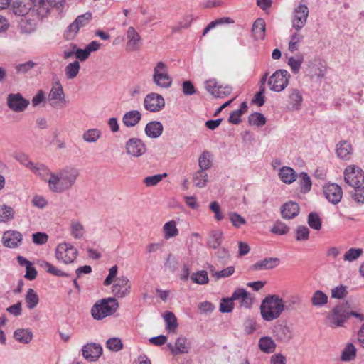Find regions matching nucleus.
I'll return each mask as SVG.
<instances>
[{
    "label": "nucleus",
    "instance_id": "nucleus-1",
    "mask_svg": "<svg viewBox=\"0 0 364 364\" xmlns=\"http://www.w3.org/2000/svg\"><path fill=\"white\" fill-rule=\"evenodd\" d=\"M80 175L79 170L73 166H65L50 173L48 180L49 190L55 193H62L70 190Z\"/></svg>",
    "mask_w": 364,
    "mask_h": 364
},
{
    "label": "nucleus",
    "instance_id": "nucleus-2",
    "mask_svg": "<svg viewBox=\"0 0 364 364\" xmlns=\"http://www.w3.org/2000/svg\"><path fill=\"white\" fill-rule=\"evenodd\" d=\"M349 308L348 302L336 305L326 318L327 324L332 328L342 326L350 316L358 318L360 321L364 319L363 314L350 311Z\"/></svg>",
    "mask_w": 364,
    "mask_h": 364
},
{
    "label": "nucleus",
    "instance_id": "nucleus-3",
    "mask_svg": "<svg viewBox=\"0 0 364 364\" xmlns=\"http://www.w3.org/2000/svg\"><path fill=\"white\" fill-rule=\"evenodd\" d=\"M284 310H285L284 301L277 295H268L260 306L262 317L267 321L279 318Z\"/></svg>",
    "mask_w": 364,
    "mask_h": 364
},
{
    "label": "nucleus",
    "instance_id": "nucleus-4",
    "mask_svg": "<svg viewBox=\"0 0 364 364\" xmlns=\"http://www.w3.org/2000/svg\"><path fill=\"white\" fill-rule=\"evenodd\" d=\"M118 303L114 298L102 299L96 301L91 309V314L96 320H101L114 313Z\"/></svg>",
    "mask_w": 364,
    "mask_h": 364
},
{
    "label": "nucleus",
    "instance_id": "nucleus-5",
    "mask_svg": "<svg viewBox=\"0 0 364 364\" xmlns=\"http://www.w3.org/2000/svg\"><path fill=\"white\" fill-rule=\"evenodd\" d=\"M289 77L290 74L288 71L278 70L269 77L267 84L272 91L279 92L287 87Z\"/></svg>",
    "mask_w": 364,
    "mask_h": 364
},
{
    "label": "nucleus",
    "instance_id": "nucleus-6",
    "mask_svg": "<svg viewBox=\"0 0 364 364\" xmlns=\"http://www.w3.org/2000/svg\"><path fill=\"white\" fill-rule=\"evenodd\" d=\"M78 255V251L69 243H60L55 249L56 259L64 264L73 263Z\"/></svg>",
    "mask_w": 364,
    "mask_h": 364
},
{
    "label": "nucleus",
    "instance_id": "nucleus-7",
    "mask_svg": "<svg viewBox=\"0 0 364 364\" xmlns=\"http://www.w3.org/2000/svg\"><path fill=\"white\" fill-rule=\"evenodd\" d=\"M33 11L37 15L43 18L50 11L51 7L59 8L62 6L64 0H31Z\"/></svg>",
    "mask_w": 364,
    "mask_h": 364
},
{
    "label": "nucleus",
    "instance_id": "nucleus-8",
    "mask_svg": "<svg viewBox=\"0 0 364 364\" xmlns=\"http://www.w3.org/2000/svg\"><path fill=\"white\" fill-rule=\"evenodd\" d=\"M344 180L350 186L355 188L364 182V173L358 166H348L344 171Z\"/></svg>",
    "mask_w": 364,
    "mask_h": 364
},
{
    "label": "nucleus",
    "instance_id": "nucleus-9",
    "mask_svg": "<svg viewBox=\"0 0 364 364\" xmlns=\"http://www.w3.org/2000/svg\"><path fill=\"white\" fill-rule=\"evenodd\" d=\"M309 16V9L306 5L299 4L293 11L292 27L296 31L301 30L306 24Z\"/></svg>",
    "mask_w": 364,
    "mask_h": 364
},
{
    "label": "nucleus",
    "instance_id": "nucleus-10",
    "mask_svg": "<svg viewBox=\"0 0 364 364\" xmlns=\"http://www.w3.org/2000/svg\"><path fill=\"white\" fill-rule=\"evenodd\" d=\"M9 107L16 112L23 111L29 105V101L23 97L20 93L10 94L7 98Z\"/></svg>",
    "mask_w": 364,
    "mask_h": 364
},
{
    "label": "nucleus",
    "instance_id": "nucleus-11",
    "mask_svg": "<svg viewBox=\"0 0 364 364\" xmlns=\"http://www.w3.org/2000/svg\"><path fill=\"white\" fill-rule=\"evenodd\" d=\"M48 100L53 107H56L59 102L66 103L64 91L60 82H55L52 87L48 96Z\"/></svg>",
    "mask_w": 364,
    "mask_h": 364
},
{
    "label": "nucleus",
    "instance_id": "nucleus-12",
    "mask_svg": "<svg viewBox=\"0 0 364 364\" xmlns=\"http://www.w3.org/2000/svg\"><path fill=\"white\" fill-rule=\"evenodd\" d=\"M127 153L134 157L142 156L146 152V146L138 138H131L126 143Z\"/></svg>",
    "mask_w": 364,
    "mask_h": 364
},
{
    "label": "nucleus",
    "instance_id": "nucleus-13",
    "mask_svg": "<svg viewBox=\"0 0 364 364\" xmlns=\"http://www.w3.org/2000/svg\"><path fill=\"white\" fill-rule=\"evenodd\" d=\"M323 193L326 199L333 204L338 203L342 198V189L336 183H330L323 187Z\"/></svg>",
    "mask_w": 364,
    "mask_h": 364
},
{
    "label": "nucleus",
    "instance_id": "nucleus-14",
    "mask_svg": "<svg viewBox=\"0 0 364 364\" xmlns=\"http://www.w3.org/2000/svg\"><path fill=\"white\" fill-rule=\"evenodd\" d=\"M102 353V348L100 344L95 343L85 345L82 349L83 357L89 361L97 360Z\"/></svg>",
    "mask_w": 364,
    "mask_h": 364
},
{
    "label": "nucleus",
    "instance_id": "nucleus-15",
    "mask_svg": "<svg viewBox=\"0 0 364 364\" xmlns=\"http://www.w3.org/2000/svg\"><path fill=\"white\" fill-rule=\"evenodd\" d=\"M129 279L127 277L122 276L116 279L115 284L112 287V292L116 296L122 298L129 293Z\"/></svg>",
    "mask_w": 364,
    "mask_h": 364
},
{
    "label": "nucleus",
    "instance_id": "nucleus-16",
    "mask_svg": "<svg viewBox=\"0 0 364 364\" xmlns=\"http://www.w3.org/2000/svg\"><path fill=\"white\" fill-rule=\"evenodd\" d=\"M282 217L286 220L293 219L296 217L300 212V208L297 203L289 201L281 206L280 208Z\"/></svg>",
    "mask_w": 364,
    "mask_h": 364
},
{
    "label": "nucleus",
    "instance_id": "nucleus-17",
    "mask_svg": "<svg viewBox=\"0 0 364 364\" xmlns=\"http://www.w3.org/2000/svg\"><path fill=\"white\" fill-rule=\"evenodd\" d=\"M2 240L5 247L15 248L21 244L22 235L17 231H7L4 233Z\"/></svg>",
    "mask_w": 364,
    "mask_h": 364
},
{
    "label": "nucleus",
    "instance_id": "nucleus-18",
    "mask_svg": "<svg viewBox=\"0 0 364 364\" xmlns=\"http://www.w3.org/2000/svg\"><path fill=\"white\" fill-rule=\"evenodd\" d=\"M280 263V260L277 257H265L262 260H259L250 267L252 270H269L277 267Z\"/></svg>",
    "mask_w": 364,
    "mask_h": 364
},
{
    "label": "nucleus",
    "instance_id": "nucleus-19",
    "mask_svg": "<svg viewBox=\"0 0 364 364\" xmlns=\"http://www.w3.org/2000/svg\"><path fill=\"white\" fill-rule=\"evenodd\" d=\"M274 333L277 341L279 342H288L292 337V332L287 324L276 325Z\"/></svg>",
    "mask_w": 364,
    "mask_h": 364
},
{
    "label": "nucleus",
    "instance_id": "nucleus-20",
    "mask_svg": "<svg viewBox=\"0 0 364 364\" xmlns=\"http://www.w3.org/2000/svg\"><path fill=\"white\" fill-rule=\"evenodd\" d=\"M128 42L127 43V50H136L141 43V37L133 27H129L127 32Z\"/></svg>",
    "mask_w": 364,
    "mask_h": 364
},
{
    "label": "nucleus",
    "instance_id": "nucleus-21",
    "mask_svg": "<svg viewBox=\"0 0 364 364\" xmlns=\"http://www.w3.org/2000/svg\"><path fill=\"white\" fill-rule=\"evenodd\" d=\"M167 347L173 355L187 353L190 348L189 343L185 337L178 338L175 342L174 346L171 343H168Z\"/></svg>",
    "mask_w": 364,
    "mask_h": 364
},
{
    "label": "nucleus",
    "instance_id": "nucleus-22",
    "mask_svg": "<svg viewBox=\"0 0 364 364\" xmlns=\"http://www.w3.org/2000/svg\"><path fill=\"white\" fill-rule=\"evenodd\" d=\"M288 92V102L291 109L293 110L300 109L303 101L301 92L296 88H291Z\"/></svg>",
    "mask_w": 364,
    "mask_h": 364
},
{
    "label": "nucleus",
    "instance_id": "nucleus-23",
    "mask_svg": "<svg viewBox=\"0 0 364 364\" xmlns=\"http://www.w3.org/2000/svg\"><path fill=\"white\" fill-rule=\"evenodd\" d=\"M144 105L145 109L149 112L159 111V94L155 92L148 94L144 98Z\"/></svg>",
    "mask_w": 364,
    "mask_h": 364
},
{
    "label": "nucleus",
    "instance_id": "nucleus-24",
    "mask_svg": "<svg viewBox=\"0 0 364 364\" xmlns=\"http://www.w3.org/2000/svg\"><path fill=\"white\" fill-rule=\"evenodd\" d=\"M266 23L263 18H258L252 27V36L255 40H263L265 36Z\"/></svg>",
    "mask_w": 364,
    "mask_h": 364
},
{
    "label": "nucleus",
    "instance_id": "nucleus-25",
    "mask_svg": "<svg viewBox=\"0 0 364 364\" xmlns=\"http://www.w3.org/2000/svg\"><path fill=\"white\" fill-rule=\"evenodd\" d=\"M166 331L170 333H176L178 323L173 313L165 311L163 314Z\"/></svg>",
    "mask_w": 364,
    "mask_h": 364
},
{
    "label": "nucleus",
    "instance_id": "nucleus-26",
    "mask_svg": "<svg viewBox=\"0 0 364 364\" xmlns=\"http://www.w3.org/2000/svg\"><path fill=\"white\" fill-rule=\"evenodd\" d=\"M353 148L350 142L342 141L337 144L336 154L341 159H349L351 156Z\"/></svg>",
    "mask_w": 364,
    "mask_h": 364
},
{
    "label": "nucleus",
    "instance_id": "nucleus-27",
    "mask_svg": "<svg viewBox=\"0 0 364 364\" xmlns=\"http://www.w3.org/2000/svg\"><path fill=\"white\" fill-rule=\"evenodd\" d=\"M141 118V114L138 110H132L126 112L122 118L124 124L127 127L136 125Z\"/></svg>",
    "mask_w": 364,
    "mask_h": 364
},
{
    "label": "nucleus",
    "instance_id": "nucleus-28",
    "mask_svg": "<svg viewBox=\"0 0 364 364\" xmlns=\"http://www.w3.org/2000/svg\"><path fill=\"white\" fill-rule=\"evenodd\" d=\"M32 331L28 328H18L14 332V338L19 343H29L33 339Z\"/></svg>",
    "mask_w": 364,
    "mask_h": 364
},
{
    "label": "nucleus",
    "instance_id": "nucleus-29",
    "mask_svg": "<svg viewBox=\"0 0 364 364\" xmlns=\"http://www.w3.org/2000/svg\"><path fill=\"white\" fill-rule=\"evenodd\" d=\"M279 176L282 180L285 183H291L296 181L297 174L295 171L288 166H284L279 169Z\"/></svg>",
    "mask_w": 364,
    "mask_h": 364
},
{
    "label": "nucleus",
    "instance_id": "nucleus-30",
    "mask_svg": "<svg viewBox=\"0 0 364 364\" xmlns=\"http://www.w3.org/2000/svg\"><path fill=\"white\" fill-rule=\"evenodd\" d=\"M223 232L220 230H213L210 232L207 244L214 250L218 249L223 242Z\"/></svg>",
    "mask_w": 364,
    "mask_h": 364
},
{
    "label": "nucleus",
    "instance_id": "nucleus-31",
    "mask_svg": "<svg viewBox=\"0 0 364 364\" xmlns=\"http://www.w3.org/2000/svg\"><path fill=\"white\" fill-rule=\"evenodd\" d=\"M38 265L41 268L46 269L48 273L57 277H69L70 274L56 268L50 263L45 260H39L37 262Z\"/></svg>",
    "mask_w": 364,
    "mask_h": 364
},
{
    "label": "nucleus",
    "instance_id": "nucleus-32",
    "mask_svg": "<svg viewBox=\"0 0 364 364\" xmlns=\"http://www.w3.org/2000/svg\"><path fill=\"white\" fill-rule=\"evenodd\" d=\"M259 347L262 351L267 353H271L275 350L276 344L272 338L264 336L259 339Z\"/></svg>",
    "mask_w": 364,
    "mask_h": 364
},
{
    "label": "nucleus",
    "instance_id": "nucleus-33",
    "mask_svg": "<svg viewBox=\"0 0 364 364\" xmlns=\"http://www.w3.org/2000/svg\"><path fill=\"white\" fill-rule=\"evenodd\" d=\"M311 304L314 306L321 307L327 304L328 296L321 290H316L311 299Z\"/></svg>",
    "mask_w": 364,
    "mask_h": 364
},
{
    "label": "nucleus",
    "instance_id": "nucleus-34",
    "mask_svg": "<svg viewBox=\"0 0 364 364\" xmlns=\"http://www.w3.org/2000/svg\"><path fill=\"white\" fill-rule=\"evenodd\" d=\"M198 165L200 170L205 171L212 166V154L210 151L205 150L202 152L198 159Z\"/></svg>",
    "mask_w": 364,
    "mask_h": 364
},
{
    "label": "nucleus",
    "instance_id": "nucleus-35",
    "mask_svg": "<svg viewBox=\"0 0 364 364\" xmlns=\"http://www.w3.org/2000/svg\"><path fill=\"white\" fill-rule=\"evenodd\" d=\"M164 238L168 240L178 235V230L174 220H171L164 225Z\"/></svg>",
    "mask_w": 364,
    "mask_h": 364
},
{
    "label": "nucleus",
    "instance_id": "nucleus-36",
    "mask_svg": "<svg viewBox=\"0 0 364 364\" xmlns=\"http://www.w3.org/2000/svg\"><path fill=\"white\" fill-rule=\"evenodd\" d=\"M299 188L300 191L302 193H307L310 191L312 186L311 180L309 175L306 172H301L299 175Z\"/></svg>",
    "mask_w": 364,
    "mask_h": 364
},
{
    "label": "nucleus",
    "instance_id": "nucleus-37",
    "mask_svg": "<svg viewBox=\"0 0 364 364\" xmlns=\"http://www.w3.org/2000/svg\"><path fill=\"white\" fill-rule=\"evenodd\" d=\"M80 68V65L77 60L70 63L65 68L66 78L68 80L74 79L78 75Z\"/></svg>",
    "mask_w": 364,
    "mask_h": 364
},
{
    "label": "nucleus",
    "instance_id": "nucleus-38",
    "mask_svg": "<svg viewBox=\"0 0 364 364\" xmlns=\"http://www.w3.org/2000/svg\"><path fill=\"white\" fill-rule=\"evenodd\" d=\"M208 181V174L205 171L199 169L197 171L193 177L194 185L198 188H203L206 186Z\"/></svg>",
    "mask_w": 364,
    "mask_h": 364
},
{
    "label": "nucleus",
    "instance_id": "nucleus-39",
    "mask_svg": "<svg viewBox=\"0 0 364 364\" xmlns=\"http://www.w3.org/2000/svg\"><path fill=\"white\" fill-rule=\"evenodd\" d=\"M27 307L29 309H34L39 302V297L33 289H28L25 296Z\"/></svg>",
    "mask_w": 364,
    "mask_h": 364
},
{
    "label": "nucleus",
    "instance_id": "nucleus-40",
    "mask_svg": "<svg viewBox=\"0 0 364 364\" xmlns=\"http://www.w3.org/2000/svg\"><path fill=\"white\" fill-rule=\"evenodd\" d=\"M145 133L150 138L159 136V122L152 121L149 122L145 127Z\"/></svg>",
    "mask_w": 364,
    "mask_h": 364
},
{
    "label": "nucleus",
    "instance_id": "nucleus-41",
    "mask_svg": "<svg viewBox=\"0 0 364 364\" xmlns=\"http://www.w3.org/2000/svg\"><path fill=\"white\" fill-rule=\"evenodd\" d=\"M307 223L309 227L316 230H320L322 226V221L316 212H311L307 218Z\"/></svg>",
    "mask_w": 364,
    "mask_h": 364
},
{
    "label": "nucleus",
    "instance_id": "nucleus-42",
    "mask_svg": "<svg viewBox=\"0 0 364 364\" xmlns=\"http://www.w3.org/2000/svg\"><path fill=\"white\" fill-rule=\"evenodd\" d=\"M101 131L97 129H90L84 132L83 139L88 143L96 142L101 136Z\"/></svg>",
    "mask_w": 364,
    "mask_h": 364
},
{
    "label": "nucleus",
    "instance_id": "nucleus-43",
    "mask_svg": "<svg viewBox=\"0 0 364 364\" xmlns=\"http://www.w3.org/2000/svg\"><path fill=\"white\" fill-rule=\"evenodd\" d=\"M356 355V349L353 343H348L343 349L341 354V360L343 361H350L355 358Z\"/></svg>",
    "mask_w": 364,
    "mask_h": 364
},
{
    "label": "nucleus",
    "instance_id": "nucleus-44",
    "mask_svg": "<svg viewBox=\"0 0 364 364\" xmlns=\"http://www.w3.org/2000/svg\"><path fill=\"white\" fill-rule=\"evenodd\" d=\"M14 212L11 207L6 205L0 206V222L6 223L14 218Z\"/></svg>",
    "mask_w": 364,
    "mask_h": 364
},
{
    "label": "nucleus",
    "instance_id": "nucleus-45",
    "mask_svg": "<svg viewBox=\"0 0 364 364\" xmlns=\"http://www.w3.org/2000/svg\"><path fill=\"white\" fill-rule=\"evenodd\" d=\"M172 84V78L167 73L166 66L161 62V87L168 88Z\"/></svg>",
    "mask_w": 364,
    "mask_h": 364
},
{
    "label": "nucleus",
    "instance_id": "nucleus-46",
    "mask_svg": "<svg viewBox=\"0 0 364 364\" xmlns=\"http://www.w3.org/2000/svg\"><path fill=\"white\" fill-rule=\"evenodd\" d=\"M191 279L193 282L198 284H205L209 282L208 272L205 270H200L192 274Z\"/></svg>",
    "mask_w": 364,
    "mask_h": 364
},
{
    "label": "nucleus",
    "instance_id": "nucleus-47",
    "mask_svg": "<svg viewBox=\"0 0 364 364\" xmlns=\"http://www.w3.org/2000/svg\"><path fill=\"white\" fill-rule=\"evenodd\" d=\"M248 122L250 125H255L259 127L265 124L266 118L262 113L254 112L249 116Z\"/></svg>",
    "mask_w": 364,
    "mask_h": 364
},
{
    "label": "nucleus",
    "instance_id": "nucleus-48",
    "mask_svg": "<svg viewBox=\"0 0 364 364\" xmlns=\"http://www.w3.org/2000/svg\"><path fill=\"white\" fill-rule=\"evenodd\" d=\"M290 228L280 220L275 222L270 231L275 235H284L289 232Z\"/></svg>",
    "mask_w": 364,
    "mask_h": 364
},
{
    "label": "nucleus",
    "instance_id": "nucleus-49",
    "mask_svg": "<svg viewBox=\"0 0 364 364\" xmlns=\"http://www.w3.org/2000/svg\"><path fill=\"white\" fill-rule=\"evenodd\" d=\"M210 272H213V277H214L216 279H220L231 276L235 272V268L234 267L230 266L223 270L214 272V267L210 266Z\"/></svg>",
    "mask_w": 364,
    "mask_h": 364
},
{
    "label": "nucleus",
    "instance_id": "nucleus-50",
    "mask_svg": "<svg viewBox=\"0 0 364 364\" xmlns=\"http://www.w3.org/2000/svg\"><path fill=\"white\" fill-rule=\"evenodd\" d=\"M30 170L32 171L34 173L40 176L43 178H45L46 176H50V173H51L49 168L42 164L37 165H35L33 164Z\"/></svg>",
    "mask_w": 364,
    "mask_h": 364
},
{
    "label": "nucleus",
    "instance_id": "nucleus-51",
    "mask_svg": "<svg viewBox=\"0 0 364 364\" xmlns=\"http://www.w3.org/2000/svg\"><path fill=\"white\" fill-rule=\"evenodd\" d=\"M304 57L301 54L297 55L296 58L290 57L288 60V64L291 67L293 73H297L303 63Z\"/></svg>",
    "mask_w": 364,
    "mask_h": 364
},
{
    "label": "nucleus",
    "instance_id": "nucleus-52",
    "mask_svg": "<svg viewBox=\"0 0 364 364\" xmlns=\"http://www.w3.org/2000/svg\"><path fill=\"white\" fill-rule=\"evenodd\" d=\"M363 254L361 248H350L344 255L345 261L353 262L357 259Z\"/></svg>",
    "mask_w": 364,
    "mask_h": 364
},
{
    "label": "nucleus",
    "instance_id": "nucleus-53",
    "mask_svg": "<svg viewBox=\"0 0 364 364\" xmlns=\"http://www.w3.org/2000/svg\"><path fill=\"white\" fill-rule=\"evenodd\" d=\"M106 346L110 350L118 352L122 349L123 344L119 338H112L107 341Z\"/></svg>",
    "mask_w": 364,
    "mask_h": 364
},
{
    "label": "nucleus",
    "instance_id": "nucleus-54",
    "mask_svg": "<svg viewBox=\"0 0 364 364\" xmlns=\"http://www.w3.org/2000/svg\"><path fill=\"white\" fill-rule=\"evenodd\" d=\"M309 230L306 226L299 225L296 229V238L298 241H305L309 238Z\"/></svg>",
    "mask_w": 364,
    "mask_h": 364
},
{
    "label": "nucleus",
    "instance_id": "nucleus-55",
    "mask_svg": "<svg viewBox=\"0 0 364 364\" xmlns=\"http://www.w3.org/2000/svg\"><path fill=\"white\" fill-rule=\"evenodd\" d=\"M164 267L166 269H168L170 272H175L178 268V262L177 261L176 257L169 254L166 260L164 263Z\"/></svg>",
    "mask_w": 364,
    "mask_h": 364
},
{
    "label": "nucleus",
    "instance_id": "nucleus-56",
    "mask_svg": "<svg viewBox=\"0 0 364 364\" xmlns=\"http://www.w3.org/2000/svg\"><path fill=\"white\" fill-rule=\"evenodd\" d=\"M347 287L340 285L333 288L331 291V297L335 299H343L347 296Z\"/></svg>",
    "mask_w": 364,
    "mask_h": 364
},
{
    "label": "nucleus",
    "instance_id": "nucleus-57",
    "mask_svg": "<svg viewBox=\"0 0 364 364\" xmlns=\"http://www.w3.org/2000/svg\"><path fill=\"white\" fill-rule=\"evenodd\" d=\"M229 218L232 223V225L237 228H239L242 225H244L246 223L245 218L236 212L230 213Z\"/></svg>",
    "mask_w": 364,
    "mask_h": 364
},
{
    "label": "nucleus",
    "instance_id": "nucleus-58",
    "mask_svg": "<svg viewBox=\"0 0 364 364\" xmlns=\"http://www.w3.org/2000/svg\"><path fill=\"white\" fill-rule=\"evenodd\" d=\"M234 303L231 298H223L220 304V311L222 313H230L233 309Z\"/></svg>",
    "mask_w": 364,
    "mask_h": 364
},
{
    "label": "nucleus",
    "instance_id": "nucleus-59",
    "mask_svg": "<svg viewBox=\"0 0 364 364\" xmlns=\"http://www.w3.org/2000/svg\"><path fill=\"white\" fill-rule=\"evenodd\" d=\"M231 92L232 87L230 86L219 85L218 89H216V90L213 92V95L217 98H223L230 95Z\"/></svg>",
    "mask_w": 364,
    "mask_h": 364
},
{
    "label": "nucleus",
    "instance_id": "nucleus-60",
    "mask_svg": "<svg viewBox=\"0 0 364 364\" xmlns=\"http://www.w3.org/2000/svg\"><path fill=\"white\" fill-rule=\"evenodd\" d=\"M71 234L75 239L82 237L84 228L82 224L78 222L73 223L71 225Z\"/></svg>",
    "mask_w": 364,
    "mask_h": 364
},
{
    "label": "nucleus",
    "instance_id": "nucleus-61",
    "mask_svg": "<svg viewBox=\"0 0 364 364\" xmlns=\"http://www.w3.org/2000/svg\"><path fill=\"white\" fill-rule=\"evenodd\" d=\"M92 18V14L90 12H87L82 15L78 16L76 19L74 21L75 24L79 27V28L85 26L90 22Z\"/></svg>",
    "mask_w": 364,
    "mask_h": 364
},
{
    "label": "nucleus",
    "instance_id": "nucleus-62",
    "mask_svg": "<svg viewBox=\"0 0 364 364\" xmlns=\"http://www.w3.org/2000/svg\"><path fill=\"white\" fill-rule=\"evenodd\" d=\"M13 12L17 16H24L28 13V9L21 1H15L13 4Z\"/></svg>",
    "mask_w": 364,
    "mask_h": 364
},
{
    "label": "nucleus",
    "instance_id": "nucleus-63",
    "mask_svg": "<svg viewBox=\"0 0 364 364\" xmlns=\"http://www.w3.org/2000/svg\"><path fill=\"white\" fill-rule=\"evenodd\" d=\"M36 65V63L32 60H28L24 63L18 64L16 67L17 73H26Z\"/></svg>",
    "mask_w": 364,
    "mask_h": 364
},
{
    "label": "nucleus",
    "instance_id": "nucleus-64",
    "mask_svg": "<svg viewBox=\"0 0 364 364\" xmlns=\"http://www.w3.org/2000/svg\"><path fill=\"white\" fill-rule=\"evenodd\" d=\"M355 193L353 196V198L358 203H364V186L361 185L358 186H355Z\"/></svg>",
    "mask_w": 364,
    "mask_h": 364
}]
</instances>
